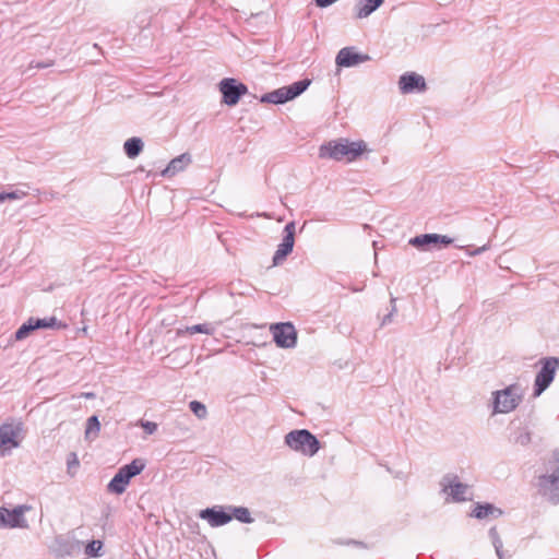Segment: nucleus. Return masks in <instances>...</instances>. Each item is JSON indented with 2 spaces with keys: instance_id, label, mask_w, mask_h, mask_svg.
Segmentation results:
<instances>
[{
  "instance_id": "f257e3e1",
  "label": "nucleus",
  "mask_w": 559,
  "mask_h": 559,
  "mask_svg": "<svg viewBox=\"0 0 559 559\" xmlns=\"http://www.w3.org/2000/svg\"><path fill=\"white\" fill-rule=\"evenodd\" d=\"M366 150L367 147L364 141L355 142L347 139H340L322 144L319 148V157L350 163L356 160Z\"/></svg>"
},
{
  "instance_id": "f03ea898",
  "label": "nucleus",
  "mask_w": 559,
  "mask_h": 559,
  "mask_svg": "<svg viewBox=\"0 0 559 559\" xmlns=\"http://www.w3.org/2000/svg\"><path fill=\"white\" fill-rule=\"evenodd\" d=\"M285 444L305 456H313L320 450V442L307 429L292 430L285 436Z\"/></svg>"
},
{
  "instance_id": "7ed1b4c3",
  "label": "nucleus",
  "mask_w": 559,
  "mask_h": 559,
  "mask_svg": "<svg viewBox=\"0 0 559 559\" xmlns=\"http://www.w3.org/2000/svg\"><path fill=\"white\" fill-rule=\"evenodd\" d=\"M144 468L145 463L141 459H135L130 464L120 467L107 485V490L116 495L123 493L130 479L139 475Z\"/></svg>"
},
{
  "instance_id": "20e7f679",
  "label": "nucleus",
  "mask_w": 559,
  "mask_h": 559,
  "mask_svg": "<svg viewBox=\"0 0 559 559\" xmlns=\"http://www.w3.org/2000/svg\"><path fill=\"white\" fill-rule=\"evenodd\" d=\"M492 414H508L514 411L522 401L520 389L516 385H509L503 390L492 393Z\"/></svg>"
},
{
  "instance_id": "39448f33",
  "label": "nucleus",
  "mask_w": 559,
  "mask_h": 559,
  "mask_svg": "<svg viewBox=\"0 0 559 559\" xmlns=\"http://www.w3.org/2000/svg\"><path fill=\"white\" fill-rule=\"evenodd\" d=\"M310 83L311 81L309 79H305L297 81L288 86L280 87L273 92L264 94L261 97V102L270 104H284L302 94L308 88Z\"/></svg>"
},
{
  "instance_id": "423d86ee",
  "label": "nucleus",
  "mask_w": 559,
  "mask_h": 559,
  "mask_svg": "<svg viewBox=\"0 0 559 559\" xmlns=\"http://www.w3.org/2000/svg\"><path fill=\"white\" fill-rule=\"evenodd\" d=\"M31 510L29 506L21 504L13 510L0 507V527L27 528L28 524L24 514Z\"/></svg>"
},
{
  "instance_id": "0eeeda50",
  "label": "nucleus",
  "mask_w": 559,
  "mask_h": 559,
  "mask_svg": "<svg viewBox=\"0 0 559 559\" xmlns=\"http://www.w3.org/2000/svg\"><path fill=\"white\" fill-rule=\"evenodd\" d=\"M219 92L223 95V103L228 106H235L240 97L248 93V87L236 79L226 78L219 82Z\"/></svg>"
},
{
  "instance_id": "6e6552de",
  "label": "nucleus",
  "mask_w": 559,
  "mask_h": 559,
  "mask_svg": "<svg viewBox=\"0 0 559 559\" xmlns=\"http://www.w3.org/2000/svg\"><path fill=\"white\" fill-rule=\"evenodd\" d=\"M274 342L278 347L293 348L297 343V333L294 325L289 322L276 323L271 325Z\"/></svg>"
},
{
  "instance_id": "1a4fd4ad",
  "label": "nucleus",
  "mask_w": 559,
  "mask_h": 559,
  "mask_svg": "<svg viewBox=\"0 0 559 559\" xmlns=\"http://www.w3.org/2000/svg\"><path fill=\"white\" fill-rule=\"evenodd\" d=\"M559 365V359L555 357L547 358L537 373L535 379V395H540L548 385L551 383L556 369Z\"/></svg>"
},
{
  "instance_id": "9d476101",
  "label": "nucleus",
  "mask_w": 559,
  "mask_h": 559,
  "mask_svg": "<svg viewBox=\"0 0 559 559\" xmlns=\"http://www.w3.org/2000/svg\"><path fill=\"white\" fill-rule=\"evenodd\" d=\"M285 236L273 255V264L280 265L286 257L293 251L295 243V222H289L284 227Z\"/></svg>"
},
{
  "instance_id": "9b49d317",
  "label": "nucleus",
  "mask_w": 559,
  "mask_h": 559,
  "mask_svg": "<svg viewBox=\"0 0 559 559\" xmlns=\"http://www.w3.org/2000/svg\"><path fill=\"white\" fill-rule=\"evenodd\" d=\"M442 490L452 498L453 501L460 502L467 499L469 487L459 481L455 475H445L441 480Z\"/></svg>"
},
{
  "instance_id": "f8f14e48",
  "label": "nucleus",
  "mask_w": 559,
  "mask_h": 559,
  "mask_svg": "<svg viewBox=\"0 0 559 559\" xmlns=\"http://www.w3.org/2000/svg\"><path fill=\"white\" fill-rule=\"evenodd\" d=\"M538 490L554 504L559 502V474H544L538 477Z\"/></svg>"
},
{
  "instance_id": "ddd939ff",
  "label": "nucleus",
  "mask_w": 559,
  "mask_h": 559,
  "mask_svg": "<svg viewBox=\"0 0 559 559\" xmlns=\"http://www.w3.org/2000/svg\"><path fill=\"white\" fill-rule=\"evenodd\" d=\"M453 239L445 235L423 234L409 239V245L418 249L428 250L440 246H449Z\"/></svg>"
},
{
  "instance_id": "4468645a",
  "label": "nucleus",
  "mask_w": 559,
  "mask_h": 559,
  "mask_svg": "<svg viewBox=\"0 0 559 559\" xmlns=\"http://www.w3.org/2000/svg\"><path fill=\"white\" fill-rule=\"evenodd\" d=\"M369 60L368 55L357 52L354 47L342 48L335 58L336 64L343 68L356 67Z\"/></svg>"
},
{
  "instance_id": "2eb2a0df",
  "label": "nucleus",
  "mask_w": 559,
  "mask_h": 559,
  "mask_svg": "<svg viewBox=\"0 0 559 559\" xmlns=\"http://www.w3.org/2000/svg\"><path fill=\"white\" fill-rule=\"evenodd\" d=\"M399 87L402 94L424 92L426 90V82L424 76L415 72H408L400 76Z\"/></svg>"
},
{
  "instance_id": "dca6fc26",
  "label": "nucleus",
  "mask_w": 559,
  "mask_h": 559,
  "mask_svg": "<svg viewBox=\"0 0 559 559\" xmlns=\"http://www.w3.org/2000/svg\"><path fill=\"white\" fill-rule=\"evenodd\" d=\"M199 516L207 521L212 527L223 526L231 521V515L225 512L223 507L207 508L200 512Z\"/></svg>"
},
{
  "instance_id": "f3484780",
  "label": "nucleus",
  "mask_w": 559,
  "mask_h": 559,
  "mask_svg": "<svg viewBox=\"0 0 559 559\" xmlns=\"http://www.w3.org/2000/svg\"><path fill=\"white\" fill-rule=\"evenodd\" d=\"M19 429L11 424L0 426V451L2 453L19 445L16 441Z\"/></svg>"
},
{
  "instance_id": "a211bd4d",
  "label": "nucleus",
  "mask_w": 559,
  "mask_h": 559,
  "mask_svg": "<svg viewBox=\"0 0 559 559\" xmlns=\"http://www.w3.org/2000/svg\"><path fill=\"white\" fill-rule=\"evenodd\" d=\"M191 162L189 154L185 153L170 160L168 166L162 171L164 177H171L179 171H182Z\"/></svg>"
},
{
  "instance_id": "6ab92c4d",
  "label": "nucleus",
  "mask_w": 559,
  "mask_h": 559,
  "mask_svg": "<svg viewBox=\"0 0 559 559\" xmlns=\"http://www.w3.org/2000/svg\"><path fill=\"white\" fill-rule=\"evenodd\" d=\"M384 0H357L356 3V16L358 19H365L374 12Z\"/></svg>"
},
{
  "instance_id": "aec40b11",
  "label": "nucleus",
  "mask_w": 559,
  "mask_h": 559,
  "mask_svg": "<svg viewBox=\"0 0 559 559\" xmlns=\"http://www.w3.org/2000/svg\"><path fill=\"white\" fill-rule=\"evenodd\" d=\"M143 146V141L140 138L133 136L124 142L123 150L129 158H135L142 152Z\"/></svg>"
},
{
  "instance_id": "412c9836",
  "label": "nucleus",
  "mask_w": 559,
  "mask_h": 559,
  "mask_svg": "<svg viewBox=\"0 0 559 559\" xmlns=\"http://www.w3.org/2000/svg\"><path fill=\"white\" fill-rule=\"evenodd\" d=\"M215 332V328L210 323L195 324L191 326H187L186 329H178L177 335L181 336L185 334L193 335L195 333H203L207 335H212Z\"/></svg>"
},
{
  "instance_id": "4be33fe9",
  "label": "nucleus",
  "mask_w": 559,
  "mask_h": 559,
  "mask_svg": "<svg viewBox=\"0 0 559 559\" xmlns=\"http://www.w3.org/2000/svg\"><path fill=\"white\" fill-rule=\"evenodd\" d=\"M497 513L498 515L501 514V511L497 508H495L492 504L490 503H485V504H477L472 513L473 516H475L476 519H485V518H488L489 515H492Z\"/></svg>"
},
{
  "instance_id": "5701e85b",
  "label": "nucleus",
  "mask_w": 559,
  "mask_h": 559,
  "mask_svg": "<svg viewBox=\"0 0 559 559\" xmlns=\"http://www.w3.org/2000/svg\"><path fill=\"white\" fill-rule=\"evenodd\" d=\"M229 510L231 511L230 515L231 519L235 518L241 523H252L253 519L251 518L250 511L248 508L245 507H229Z\"/></svg>"
},
{
  "instance_id": "b1692460",
  "label": "nucleus",
  "mask_w": 559,
  "mask_h": 559,
  "mask_svg": "<svg viewBox=\"0 0 559 559\" xmlns=\"http://www.w3.org/2000/svg\"><path fill=\"white\" fill-rule=\"evenodd\" d=\"M100 430V424L97 416H92L86 421L85 438L94 440Z\"/></svg>"
},
{
  "instance_id": "393cba45",
  "label": "nucleus",
  "mask_w": 559,
  "mask_h": 559,
  "mask_svg": "<svg viewBox=\"0 0 559 559\" xmlns=\"http://www.w3.org/2000/svg\"><path fill=\"white\" fill-rule=\"evenodd\" d=\"M547 474H559V449L550 452L548 459L545 461Z\"/></svg>"
},
{
  "instance_id": "a878e982",
  "label": "nucleus",
  "mask_w": 559,
  "mask_h": 559,
  "mask_svg": "<svg viewBox=\"0 0 559 559\" xmlns=\"http://www.w3.org/2000/svg\"><path fill=\"white\" fill-rule=\"evenodd\" d=\"M531 441H532V433L527 428H525V427L519 428L514 432L513 442L515 444L526 447L531 443Z\"/></svg>"
},
{
  "instance_id": "bb28decb",
  "label": "nucleus",
  "mask_w": 559,
  "mask_h": 559,
  "mask_svg": "<svg viewBox=\"0 0 559 559\" xmlns=\"http://www.w3.org/2000/svg\"><path fill=\"white\" fill-rule=\"evenodd\" d=\"M34 330H36V329H35L34 322H33V318H29L27 322L23 323L17 329V331L15 332V338L17 341L24 340Z\"/></svg>"
},
{
  "instance_id": "cd10ccee",
  "label": "nucleus",
  "mask_w": 559,
  "mask_h": 559,
  "mask_svg": "<svg viewBox=\"0 0 559 559\" xmlns=\"http://www.w3.org/2000/svg\"><path fill=\"white\" fill-rule=\"evenodd\" d=\"M33 322L35 325V329H46V328H60L61 324L58 322V320L55 317L51 318H45V319H35L33 318Z\"/></svg>"
},
{
  "instance_id": "c85d7f7f",
  "label": "nucleus",
  "mask_w": 559,
  "mask_h": 559,
  "mask_svg": "<svg viewBox=\"0 0 559 559\" xmlns=\"http://www.w3.org/2000/svg\"><path fill=\"white\" fill-rule=\"evenodd\" d=\"M103 542L100 540H92L85 547V554L88 557H100L103 556Z\"/></svg>"
},
{
  "instance_id": "c756f323",
  "label": "nucleus",
  "mask_w": 559,
  "mask_h": 559,
  "mask_svg": "<svg viewBox=\"0 0 559 559\" xmlns=\"http://www.w3.org/2000/svg\"><path fill=\"white\" fill-rule=\"evenodd\" d=\"M191 412L199 418L204 419L207 416L205 405L199 401H192L189 404Z\"/></svg>"
},
{
  "instance_id": "7c9ffc66",
  "label": "nucleus",
  "mask_w": 559,
  "mask_h": 559,
  "mask_svg": "<svg viewBox=\"0 0 559 559\" xmlns=\"http://www.w3.org/2000/svg\"><path fill=\"white\" fill-rule=\"evenodd\" d=\"M488 534H489V537L491 539V543H492V546H493L495 550H499V548L503 547V543H502V540H501V538L499 536V533H498L496 527H491L489 530Z\"/></svg>"
},
{
  "instance_id": "2f4dec72",
  "label": "nucleus",
  "mask_w": 559,
  "mask_h": 559,
  "mask_svg": "<svg viewBox=\"0 0 559 559\" xmlns=\"http://www.w3.org/2000/svg\"><path fill=\"white\" fill-rule=\"evenodd\" d=\"M138 425L141 426L147 435L156 432L158 427L156 423L148 420H140Z\"/></svg>"
},
{
  "instance_id": "473e14b6",
  "label": "nucleus",
  "mask_w": 559,
  "mask_h": 559,
  "mask_svg": "<svg viewBox=\"0 0 559 559\" xmlns=\"http://www.w3.org/2000/svg\"><path fill=\"white\" fill-rule=\"evenodd\" d=\"M25 192L22 191H12V192H2L3 195V202L7 200H19L25 197Z\"/></svg>"
},
{
  "instance_id": "72a5a7b5",
  "label": "nucleus",
  "mask_w": 559,
  "mask_h": 559,
  "mask_svg": "<svg viewBox=\"0 0 559 559\" xmlns=\"http://www.w3.org/2000/svg\"><path fill=\"white\" fill-rule=\"evenodd\" d=\"M79 466V460L76 457L75 453L71 454V459L68 460V471L71 473L73 468H76Z\"/></svg>"
},
{
  "instance_id": "f704fd0d",
  "label": "nucleus",
  "mask_w": 559,
  "mask_h": 559,
  "mask_svg": "<svg viewBox=\"0 0 559 559\" xmlns=\"http://www.w3.org/2000/svg\"><path fill=\"white\" fill-rule=\"evenodd\" d=\"M50 66H51V62H49V63H43V62H36V63H34V62H31V63H29V66H28V68H29V69H33V68L44 69V68H48V67H50Z\"/></svg>"
},
{
  "instance_id": "c9c22d12",
  "label": "nucleus",
  "mask_w": 559,
  "mask_h": 559,
  "mask_svg": "<svg viewBox=\"0 0 559 559\" xmlns=\"http://www.w3.org/2000/svg\"><path fill=\"white\" fill-rule=\"evenodd\" d=\"M487 249H488V246L485 245V246L479 247V248L475 249L474 251L469 252V255L474 257V255L480 254L481 252L486 251Z\"/></svg>"
},
{
  "instance_id": "e433bc0d",
  "label": "nucleus",
  "mask_w": 559,
  "mask_h": 559,
  "mask_svg": "<svg viewBox=\"0 0 559 559\" xmlns=\"http://www.w3.org/2000/svg\"><path fill=\"white\" fill-rule=\"evenodd\" d=\"M395 311H396V308H395V306H393V308H392V312H391V313H389V314H386V316L383 318L382 324H386V323H389V322L391 321V317L393 316V312H395Z\"/></svg>"
},
{
  "instance_id": "4c0bfd02",
  "label": "nucleus",
  "mask_w": 559,
  "mask_h": 559,
  "mask_svg": "<svg viewBox=\"0 0 559 559\" xmlns=\"http://www.w3.org/2000/svg\"><path fill=\"white\" fill-rule=\"evenodd\" d=\"M80 396L86 400H93L96 397L95 393L93 392H83Z\"/></svg>"
},
{
  "instance_id": "58836bf2",
  "label": "nucleus",
  "mask_w": 559,
  "mask_h": 559,
  "mask_svg": "<svg viewBox=\"0 0 559 559\" xmlns=\"http://www.w3.org/2000/svg\"><path fill=\"white\" fill-rule=\"evenodd\" d=\"M498 559H504V554L502 548H499V550H496Z\"/></svg>"
},
{
  "instance_id": "ea45409f",
  "label": "nucleus",
  "mask_w": 559,
  "mask_h": 559,
  "mask_svg": "<svg viewBox=\"0 0 559 559\" xmlns=\"http://www.w3.org/2000/svg\"><path fill=\"white\" fill-rule=\"evenodd\" d=\"M0 203H3V195L0 193Z\"/></svg>"
}]
</instances>
